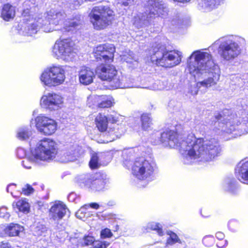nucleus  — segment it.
<instances>
[{
	"label": "nucleus",
	"instance_id": "obj_1",
	"mask_svg": "<svg viewBox=\"0 0 248 248\" xmlns=\"http://www.w3.org/2000/svg\"><path fill=\"white\" fill-rule=\"evenodd\" d=\"M160 141L165 146L178 148L186 164L209 161L221 152V147L215 139H196L194 134H190L180 141L177 133L172 130L163 132Z\"/></svg>",
	"mask_w": 248,
	"mask_h": 248
},
{
	"label": "nucleus",
	"instance_id": "obj_2",
	"mask_svg": "<svg viewBox=\"0 0 248 248\" xmlns=\"http://www.w3.org/2000/svg\"><path fill=\"white\" fill-rule=\"evenodd\" d=\"M189 73L195 79L205 78L190 85L187 93L194 96L202 87L209 88L217 84L220 75L218 65L213 60L211 54L202 50L194 51L187 60Z\"/></svg>",
	"mask_w": 248,
	"mask_h": 248
},
{
	"label": "nucleus",
	"instance_id": "obj_3",
	"mask_svg": "<svg viewBox=\"0 0 248 248\" xmlns=\"http://www.w3.org/2000/svg\"><path fill=\"white\" fill-rule=\"evenodd\" d=\"M115 49L114 46L111 44L100 45L94 49L96 59L103 60L106 62L96 67V74L101 80L108 81L112 89L139 87L132 81L133 79H127L121 74L119 75L114 66L108 63L113 61Z\"/></svg>",
	"mask_w": 248,
	"mask_h": 248
},
{
	"label": "nucleus",
	"instance_id": "obj_4",
	"mask_svg": "<svg viewBox=\"0 0 248 248\" xmlns=\"http://www.w3.org/2000/svg\"><path fill=\"white\" fill-rule=\"evenodd\" d=\"M144 11L139 12L134 18V25L138 28L148 25L156 17L165 16L168 9L162 0H142Z\"/></svg>",
	"mask_w": 248,
	"mask_h": 248
},
{
	"label": "nucleus",
	"instance_id": "obj_5",
	"mask_svg": "<svg viewBox=\"0 0 248 248\" xmlns=\"http://www.w3.org/2000/svg\"><path fill=\"white\" fill-rule=\"evenodd\" d=\"M215 119L219 126L218 129L227 133L232 134V138H236L248 133V123L238 124L237 118L232 110L225 109L220 113L215 115Z\"/></svg>",
	"mask_w": 248,
	"mask_h": 248
},
{
	"label": "nucleus",
	"instance_id": "obj_6",
	"mask_svg": "<svg viewBox=\"0 0 248 248\" xmlns=\"http://www.w3.org/2000/svg\"><path fill=\"white\" fill-rule=\"evenodd\" d=\"M238 39V37L232 35L224 36L216 40L210 47L217 46L220 57L224 60L232 61L241 53Z\"/></svg>",
	"mask_w": 248,
	"mask_h": 248
},
{
	"label": "nucleus",
	"instance_id": "obj_7",
	"mask_svg": "<svg viewBox=\"0 0 248 248\" xmlns=\"http://www.w3.org/2000/svg\"><path fill=\"white\" fill-rule=\"evenodd\" d=\"M153 47L151 56L152 63L161 66L172 67L180 62L181 55L175 51H167L164 45L158 43Z\"/></svg>",
	"mask_w": 248,
	"mask_h": 248
},
{
	"label": "nucleus",
	"instance_id": "obj_8",
	"mask_svg": "<svg viewBox=\"0 0 248 248\" xmlns=\"http://www.w3.org/2000/svg\"><path fill=\"white\" fill-rule=\"evenodd\" d=\"M108 120L104 114L99 113L95 119L96 126L98 130L102 133L100 137L104 139H99L98 142L108 143L114 141L124 133V131L120 128L118 124H114L108 127Z\"/></svg>",
	"mask_w": 248,
	"mask_h": 248
},
{
	"label": "nucleus",
	"instance_id": "obj_9",
	"mask_svg": "<svg viewBox=\"0 0 248 248\" xmlns=\"http://www.w3.org/2000/svg\"><path fill=\"white\" fill-rule=\"evenodd\" d=\"M157 170L155 161L151 158L139 157L132 166V173L138 179L149 182Z\"/></svg>",
	"mask_w": 248,
	"mask_h": 248
},
{
	"label": "nucleus",
	"instance_id": "obj_10",
	"mask_svg": "<svg viewBox=\"0 0 248 248\" xmlns=\"http://www.w3.org/2000/svg\"><path fill=\"white\" fill-rule=\"evenodd\" d=\"M58 152L56 142L49 139H44L39 141L31 154L34 161L39 160L49 161L53 160Z\"/></svg>",
	"mask_w": 248,
	"mask_h": 248
},
{
	"label": "nucleus",
	"instance_id": "obj_11",
	"mask_svg": "<svg viewBox=\"0 0 248 248\" xmlns=\"http://www.w3.org/2000/svg\"><path fill=\"white\" fill-rule=\"evenodd\" d=\"M91 22L97 30L106 28L111 24L114 12L108 6L100 5L94 7L89 14Z\"/></svg>",
	"mask_w": 248,
	"mask_h": 248
},
{
	"label": "nucleus",
	"instance_id": "obj_12",
	"mask_svg": "<svg viewBox=\"0 0 248 248\" xmlns=\"http://www.w3.org/2000/svg\"><path fill=\"white\" fill-rule=\"evenodd\" d=\"M74 45V43L70 39L58 40L53 47L52 55L57 59L71 61L76 56Z\"/></svg>",
	"mask_w": 248,
	"mask_h": 248
},
{
	"label": "nucleus",
	"instance_id": "obj_13",
	"mask_svg": "<svg viewBox=\"0 0 248 248\" xmlns=\"http://www.w3.org/2000/svg\"><path fill=\"white\" fill-rule=\"evenodd\" d=\"M65 78V70L61 65H53L46 69L42 74V82L47 86H56L62 84Z\"/></svg>",
	"mask_w": 248,
	"mask_h": 248
},
{
	"label": "nucleus",
	"instance_id": "obj_14",
	"mask_svg": "<svg viewBox=\"0 0 248 248\" xmlns=\"http://www.w3.org/2000/svg\"><path fill=\"white\" fill-rule=\"evenodd\" d=\"M76 182L81 187L87 188L92 191H100L103 189L108 180L102 178H97L92 174H82L76 178Z\"/></svg>",
	"mask_w": 248,
	"mask_h": 248
},
{
	"label": "nucleus",
	"instance_id": "obj_15",
	"mask_svg": "<svg viewBox=\"0 0 248 248\" xmlns=\"http://www.w3.org/2000/svg\"><path fill=\"white\" fill-rule=\"evenodd\" d=\"M65 14L61 11L52 9L46 13L45 20H43L42 29L45 32H48L54 30L52 25H57L61 23L65 17ZM58 30L55 29V30Z\"/></svg>",
	"mask_w": 248,
	"mask_h": 248
},
{
	"label": "nucleus",
	"instance_id": "obj_16",
	"mask_svg": "<svg viewBox=\"0 0 248 248\" xmlns=\"http://www.w3.org/2000/svg\"><path fill=\"white\" fill-rule=\"evenodd\" d=\"M64 98L59 94L49 93L44 95L41 99V105L49 110H57L63 106Z\"/></svg>",
	"mask_w": 248,
	"mask_h": 248
},
{
	"label": "nucleus",
	"instance_id": "obj_17",
	"mask_svg": "<svg viewBox=\"0 0 248 248\" xmlns=\"http://www.w3.org/2000/svg\"><path fill=\"white\" fill-rule=\"evenodd\" d=\"M35 123L38 130L46 135L54 133L57 128V123L54 120L42 115L36 118Z\"/></svg>",
	"mask_w": 248,
	"mask_h": 248
},
{
	"label": "nucleus",
	"instance_id": "obj_18",
	"mask_svg": "<svg viewBox=\"0 0 248 248\" xmlns=\"http://www.w3.org/2000/svg\"><path fill=\"white\" fill-rule=\"evenodd\" d=\"M82 153V149L77 143L67 145L61 153L62 161L67 162L77 160V157Z\"/></svg>",
	"mask_w": 248,
	"mask_h": 248
},
{
	"label": "nucleus",
	"instance_id": "obj_19",
	"mask_svg": "<svg viewBox=\"0 0 248 248\" xmlns=\"http://www.w3.org/2000/svg\"><path fill=\"white\" fill-rule=\"evenodd\" d=\"M69 210L62 202H55L49 209V217L51 221L57 224L66 214Z\"/></svg>",
	"mask_w": 248,
	"mask_h": 248
},
{
	"label": "nucleus",
	"instance_id": "obj_20",
	"mask_svg": "<svg viewBox=\"0 0 248 248\" xmlns=\"http://www.w3.org/2000/svg\"><path fill=\"white\" fill-rule=\"evenodd\" d=\"M94 101L96 103V106L100 108H110L114 104V100L111 96L107 95H93L88 98L89 104L91 101Z\"/></svg>",
	"mask_w": 248,
	"mask_h": 248
},
{
	"label": "nucleus",
	"instance_id": "obj_21",
	"mask_svg": "<svg viewBox=\"0 0 248 248\" xmlns=\"http://www.w3.org/2000/svg\"><path fill=\"white\" fill-rule=\"evenodd\" d=\"M235 175L241 182L248 185V160H242L237 164Z\"/></svg>",
	"mask_w": 248,
	"mask_h": 248
},
{
	"label": "nucleus",
	"instance_id": "obj_22",
	"mask_svg": "<svg viewBox=\"0 0 248 248\" xmlns=\"http://www.w3.org/2000/svg\"><path fill=\"white\" fill-rule=\"evenodd\" d=\"M24 231L23 227L18 224L10 223L8 225L0 226V236H16Z\"/></svg>",
	"mask_w": 248,
	"mask_h": 248
},
{
	"label": "nucleus",
	"instance_id": "obj_23",
	"mask_svg": "<svg viewBox=\"0 0 248 248\" xmlns=\"http://www.w3.org/2000/svg\"><path fill=\"white\" fill-rule=\"evenodd\" d=\"M80 83L83 85H89L93 82L95 74L93 69L87 66H82L78 71Z\"/></svg>",
	"mask_w": 248,
	"mask_h": 248
},
{
	"label": "nucleus",
	"instance_id": "obj_24",
	"mask_svg": "<svg viewBox=\"0 0 248 248\" xmlns=\"http://www.w3.org/2000/svg\"><path fill=\"white\" fill-rule=\"evenodd\" d=\"M16 14V7L13 5L6 3L3 5L0 13L1 18L6 21L13 19Z\"/></svg>",
	"mask_w": 248,
	"mask_h": 248
},
{
	"label": "nucleus",
	"instance_id": "obj_25",
	"mask_svg": "<svg viewBox=\"0 0 248 248\" xmlns=\"http://www.w3.org/2000/svg\"><path fill=\"white\" fill-rule=\"evenodd\" d=\"M222 0H198V4L200 10H205L219 5Z\"/></svg>",
	"mask_w": 248,
	"mask_h": 248
},
{
	"label": "nucleus",
	"instance_id": "obj_26",
	"mask_svg": "<svg viewBox=\"0 0 248 248\" xmlns=\"http://www.w3.org/2000/svg\"><path fill=\"white\" fill-rule=\"evenodd\" d=\"M13 207L15 210L17 209L18 211L25 213H28L30 210L29 204L26 200H21L13 202Z\"/></svg>",
	"mask_w": 248,
	"mask_h": 248
},
{
	"label": "nucleus",
	"instance_id": "obj_27",
	"mask_svg": "<svg viewBox=\"0 0 248 248\" xmlns=\"http://www.w3.org/2000/svg\"><path fill=\"white\" fill-rule=\"evenodd\" d=\"M224 188L233 194H237L238 191V187L236 182L234 179H227L225 181Z\"/></svg>",
	"mask_w": 248,
	"mask_h": 248
},
{
	"label": "nucleus",
	"instance_id": "obj_28",
	"mask_svg": "<svg viewBox=\"0 0 248 248\" xmlns=\"http://www.w3.org/2000/svg\"><path fill=\"white\" fill-rule=\"evenodd\" d=\"M105 155L104 153H93L92 154L91 160L89 162L90 167L92 169L98 168L100 165L99 161L101 160L102 157Z\"/></svg>",
	"mask_w": 248,
	"mask_h": 248
},
{
	"label": "nucleus",
	"instance_id": "obj_29",
	"mask_svg": "<svg viewBox=\"0 0 248 248\" xmlns=\"http://www.w3.org/2000/svg\"><path fill=\"white\" fill-rule=\"evenodd\" d=\"M169 236L167 238L165 248H174V245L177 243H181V241L178 235L173 232H170Z\"/></svg>",
	"mask_w": 248,
	"mask_h": 248
},
{
	"label": "nucleus",
	"instance_id": "obj_30",
	"mask_svg": "<svg viewBox=\"0 0 248 248\" xmlns=\"http://www.w3.org/2000/svg\"><path fill=\"white\" fill-rule=\"evenodd\" d=\"M78 24L74 20H65L64 22L62 31L63 32H73L78 28Z\"/></svg>",
	"mask_w": 248,
	"mask_h": 248
},
{
	"label": "nucleus",
	"instance_id": "obj_31",
	"mask_svg": "<svg viewBox=\"0 0 248 248\" xmlns=\"http://www.w3.org/2000/svg\"><path fill=\"white\" fill-rule=\"evenodd\" d=\"M42 19H39L36 22H34L28 27L27 34L28 35L32 36L37 32L40 28L42 26Z\"/></svg>",
	"mask_w": 248,
	"mask_h": 248
},
{
	"label": "nucleus",
	"instance_id": "obj_32",
	"mask_svg": "<svg viewBox=\"0 0 248 248\" xmlns=\"http://www.w3.org/2000/svg\"><path fill=\"white\" fill-rule=\"evenodd\" d=\"M155 84V86L153 87L155 90H161L165 89L166 90H169L171 89L173 87V85L171 84H169L167 80L156 81Z\"/></svg>",
	"mask_w": 248,
	"mask_h": 248
},
{
	"label": "nucleus",
	"instance_id": "obj_33",
	"mask_svg": "<svg viewBox=\"0 0 248 248\" xmlns=\"http://www.w3.org/2000/svg\"><path fill=\"white\" fill-rule=\"evenodd\" d=\"M141 121L142 128L148 130L152 124V119L149 114H143L141 116Z\"/></svg>",
	"mask_w": 248,
	"mask_h": 248
},
{
	"label": "nucleus",
	"instance_id": "obj_34",
	"mask_svg": "<svg viewBox=\"0 0 248 248\" xmlns=\"http://www.w3.org/2000/svg\"><path fill=\"white\" fill-rule=\"evenodd\" d=\"M146 229L156 231L158 234L160 236H162L164 234V232L162 230V226L158 223L155 222L149 223L147 225ZM148 231V230H147V231Z\"/></svg>",
	"mask_w": 248,
	"mask_h": 248
},
{
	"label": "nucleus",
	"instance_id": "obj_35",
	"mask_svg": "<svg viewBox=\"0 0 248 248\" xmlns=\"http://www.w3.org/2000/svg\"><path fill=\"white\" fill-rule=\"evenodd\" d=\"M108 121L111 123L110 125H113L114 124H118L119 125L120 128L124 131L122 125H120L118 124L119 122L122 121L123 117L121 115L117 113H114V114H110L109 115H108Z\"/></svg>",
	"mask_w": 248,
	"mask_h": 248
},
{
	"label": "nucleus",
	"instance_id": "obj_36",
	"mask_svg": "<svg viewBox=\"0 0 248 248\" xmlns=\"http://www.w3.org/2000/svg\"><path fill=\"white\" fill-rule=\"evenodd\" d=\"M31 134V132L26 128L20 129L17 134V138L21 140L28 139Z\"/></svg>",
	"mask_w": 248,
	"mask_h": 248
},
{
	"label": "nucleus",
	"instance_id": "obj_37",
	"mask_svg": "<svg viewBox=\"0 0 248 248\" xmlns=\"http://www.w3.org/2000/svg\"><path fill=\"white\" fill-rule=\"evenodd\" d=\"M110 243L106 241H94L92 248H107Z\"/></svg>",
	"mask_w": 248,
	"mask_h": 248
},
{
	"label": "nucleus",
	"instance_id": "obj_38",
	"mask_svg": "<svg viewBox=\"0 0 248 248\" xmlns=\"http://www.w3.org/2000/svg\"><path fill=\"white\" fill-rule=\"evenodd\" d=\"M215 240L213 236L209 235L203 237L202 239L203 244L207 247L213 246L214 244Z\"/></svg>",
	"mask_w": 248,
	"mask_h": 248
},
{
	"label": "nucleus",
	"instance_id": "obj_39",
	"mask_svg": "<svg viewBox=\"0 0 248 248\" xmlns=\"http://www.w3.org/2000/svg\"><path fill=\"white\" fill-rule=\"evenodd\" d=\"M240 223L235 219H232L228 223V227L232 232H236L239 228Z\"/></svg>",
	"mask_w": 248,
	"mask_h": 248
},
{
	"label": "nucleus",
	"instance_id": "obj_40",
	"mask_svg": "<svg viewBox=\"0 0 248 248\" xmlns=\"http://www.w3.org/2000/svg\"><path fill=\"white\" fill-rule=\"evenodd\" d=\"M112 236L113 233L109 229L105 228L100 232V237L102 239L110 238Z\"/></svg>",
	"mask_w": 248,
	"mask_h": 248
},
{
	"label": "nucleus",
	"instance_id": "obj_41",
	"mask_svg": "<svg viewBox=\"0 0 248 248\" xmlns=\"http://www.w3.org/2000/svg\"><path fill=\"white\" fill-rule=\"evenodd\" d=\"M9 217L10 214L8 212L7 208L6 206H1L0 207V217L7 219L9 218Z\"/></svg>",
	"mask_w": 248,
	"mask_h": 248
},
{
	"label": "nucleus",
	"instance_id": "obj_42",
	"mask_svg": "<svg viewBox=\"0 0 248 248\" xmlns=\"http://www.w3.org/2000/svg\"><path fill=\"white\" fill-rule=\"evenodd\" d=\"M94 241V238L89 235L84 236L83 239V243L85 246L92 245L93 246Z\"/></svg>",
	"mask_w": 248,
	"mask_h": 248
},
{
	"label": "nucleus",
	"instance_id": "obj_43",
	"mask_svg": "<svg viewBox=\"0 0 248 248\" xmlns=\"http://www.w3.org/2000/svg\"><path fill=\"white\" fill-rule=\"evenodd\" d=\"M33 188L29 184H27L22 188V193L26 195H30L33 193Z\"/></svg>",
	"mask_w": 248,
	"mask_h": 248
},
{
	"label": "nucleus",
	"instance_id": "obj_44",
	"mask_svg": "<svg viewBox=\"0 0 248 248\" xmlns=\"http://www.w3.org/2000/svg\"><path fill=\"white\" fill-rule=\"evenodd\" d=\"M127 154H128V153L127 151L124 152L123 154V158L124 159V165H125L127 168H129L132 164V161L131 160L130 157L129 159L125 157V156L127 155Z\"/></svg>",
	"mask_w": 248,
	"mask_h": 248
},
{
	"label": "nucleus",
	"instance_id": "obj_45",
	"mask_svg": "<svg viewBox=\"0 0 248 248\" xmlns=\"http://www.w3.org/2000/svg\"><path fill=\"white\" fill-rule=\"evenodd\" d=\"M16 154L18 157L20 158H25L27 153L26 151L22 148H18L16 151Z\"/></svg>",
	"mask_w": 248,
	"mask_h": 248
},
{
	"label": "nucleus",
	"instance_id": "obj_46",
	"mask_svg": "<svg viewBox=\"0 0 248 248\" xmlns=\"http://www.w3.org/2000/svg\"><path fill=\"white\" fill-rule=\"evenodd\" d=\"M129 53H130V54H129V56L130 57H127L126 58H125V56H124L123 59L127 63H132L133 62V61H134V62H135L136 63H137V60H136V58H135L133 52H130Z\"/></svg>",
	"mask_w": 248,
	"mask_h": 248
},
{
	"label": "nucleus",
	"instance_id": "obj_47",
	"mask_svg": "<svg viewBox=\"0 0 248 248\" xmlns=\"http://www.w3.org/2000/svg\"><path fill=\"white\" fill-rule=\"evenodd\" d=\"M22 166L26 169H30L31 168L32 163L28 158H25L22 161Z\"/></svg>",
	"mask_w": 248,
	"mask_h": 248
},
{
	"label": "nucleus",
	"instance_id": "obj_48",
	"mask_svg": "<svg viewBox=\"0 0 248 248\" xmlns=\"http://www.w3.org/2000/svg\"><path fill=\"white\" fill-rule=\"evenodd\" d=\"M87 208H88L84 207V205L76 213V217L78 218H82V216L80 215V214H82L85 213V210L87 209Z\"/></svg>",
	"mask_w": 248,
	"mask_h": 248
},
{
	"label": "nucleus",
	"instance_id": "obj_49",
	"mask_svg": "<svg viewBox=\"0 0 248 248\" xmlns=\"http://www.w3.org/2000/svg\"><path fill=\"white\" fill-rule=\"evenodd\" d=\"M134 0H119V2L124 6H128L132 4Z\"/></svg>",
	"mask_w": 248,
	"mask_h": 248
},
{
	"label": "nucleus",
	"instance_id": "obj_50",
	"mask_svg": "<svg viewBox=\"0 0 248 248\" xmlns=\"http://www.w3.org/2000/svg\"><path fill=\"white\" fill-rule=\"evenodd\" d=\"M84 207L88 208L91 207L93 209H98L99 208L100 206L99 204H98L97 203L93 202L89 204H85Z\"/></svg>",
	"mask_w": 248,
	"mask_h": 248
},
{
	"label": "nucleus",
	"instance_id": "obj_51",
	"mask_svg": "<svg viewBox=\"0 0 248 248\" xmlns=\"http://www.w3.org/2000/svg\"><path fill=\"white\" fill-rule=\"evenodd\" d=\"M228 245V241L224 240L223 242H219L217 244V246L219 248H223Z\"/></svg>",
	"mask_w": 248,
	"mask_h": 248
},
{
	"label": "nucleus",
	"instance_id": "obj_52",
	"mask_svg": "<svg viewBox=\"0 0 248 248\" xmlns=\"http://www.w3.org/2000/svg\"><path fill=\"white\" fill-rule=\"evenodd\" d=\"M216 236L217 239H218V240H221L224 239V238L225 237V235L223 232H218L216 233Z\"/></svg>",
	"mask_w": 248,
	"mask_h": 248
},
{
	"label": "nucleus",
	"instance_id": "obj_53",
	"mask_svg": "<svg viewBox=\"0 0 248 248\" xmlns=\"http://www.w3.org/2000/svg\"><path fill=\"white\" fill-rule=\"evenodd\" d=\"M76 195L75 193H71L68 196V199L69 201L73 202L76 198Z\"/></svg>",
	"mask_w": 248,
	"mask_h": 248
},
{
	"label": "nucleus",
	"instance_id": "obj_54",
	"mask_svg": "<svg viewBox=\"0 0 248 248\" xmlns=\"http://www.w3.org/2000/svg\"><path fill=\"white\" fill-rule=\"evenodd\" d=\"M74 6H73V7L74 8H77L78 7H79V5H81V1L80 0H75L74 1Z\"/></svg>",
	"mask_w": 248,
	"mask_h": 248
},
{
	"label": "nucleus",
	"instance_id": "obj_55",
	"mask_svg": "<svg viewBox=\"0 0 248 248\" xmlns=\"http://www.w3.org/2000/svg\"><path fill=\"white\" fill-rule=\"evenodd\" d=\"M30 10L28 9H27L26 10H24L23 11L22 15L25 16H28L30 14Z\"/></svg>",
	"mask_w": 248,
	"mask_h": 248
},
{
	"label": "nucleus",
	"instance_id": "obj_56",
	"mask_svg": "<svg viewBox=\"0 0 248 248\" xmlns=\"http://www.w3.org/2000/svg\"><path fill=\"white\" fill-rule=\"evenodd\" d=\"M36 235H42L43 231H42V230L40 231V230H38V227H36Z\"/></svg>",
	"mask_w": 248,
	"mask_h": 248
},
{
	"label": "nucleus",
	"instance_id": "obj_57",
	"mask_svg": "<svg viewBox=\"0 0 248 248\" xmlns=\"http://www.w3.org/2000/svg\"><path fill=\"white\" fill-rule=\"evenodd\" d=\"M15 186V185L14 184H11L7 186V191L8 192H9V190H10V188H11V187H14V186Z\"/></svg>",
	"mask_w": 248,
	"mask_h": 248
},
{
	"label": "nucleus",
	"instance_id": "obj_58",
	"mask_svg": "<svg viewBox=\"0 0 248 248\" xmlns=\"http://www.w3.org/2000/svg\"><path fill=\"white\" fill-rule=\"evenodd\" d=\"M174 0L180 2L184 3V2H189L190 0Z\"/></svg>",
	"mask_w": 248,
	"mask_h": 248
},
{
	"label": "nucleus",
	"instance_id": "obj_59",
	"mask_svg": "<svg viewBox=\"0 0 248 248\" xmlns=\"http://www.w3.org/2000/svg\"><path fill=\"white\" fill-rule=\"evenodd\" d=\"M118 226H117L116 227V229H115V230H114V231H117L118 230Z\"/></svg>",
	"mask_w": 248,
	"mask_h": 248
},
{
	"label": "nucleus",
	"instance_id": "obj_60",
	"mask_svg": "<svg viewBox=\"0 0 248 248\" xmlns=\"http://www.w3.org/2000/svg\"><path fill=\"white\" fill-rule=\"evenodd\" d=\"M11 194L13 195V196H14L13 195V193L12 192H11Z\"/></svg>",
	"mask_w": 248,
	"mask_h": 248
}]
</instances>
